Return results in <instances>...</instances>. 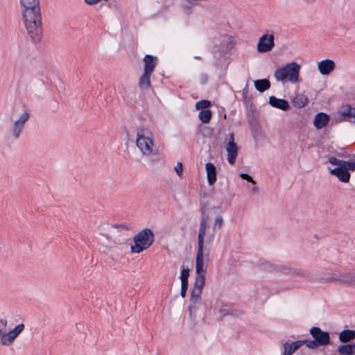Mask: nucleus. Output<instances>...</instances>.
<instances>
[{"mask_svg":"<svg viewBox=\"0 0 355 355\" xmlns=\"http://www.w3.org/2000/svg\"><path fill=\"white\" fill-rule=\"evenodd\" d=\"M23 17L28 35L34 42L40 41L42 34L40 8L24 10Z\"/></svg>","mask_w":355,"mask_h":355,"instance_id":"obj_1","label":"nucleus"},{"mask_svg":"<svg viewBox=\"0 0 355 355\" xmlns=\"http://www.w3.org/2000/svg\"><path fill=\"white\" fill-rule=\"evenodd\" d=\"M134 241L135 245L131 247L132 252L140 253L153 244L154 234L150 229L143 230L135 236Z\"/></svg>","mask_w":355,"mask_h":355,"instance_id":"obj_2","label":"nucleus"},{"mask_svg":"<svg viewBox=\"0 0 355 355\" xmlns=\"http://www.w3.org/2000/svg\"><path fill=\"white\" fill-rule=\"evenodd\" d=\"M329 162L333 165L337 166L336 168L330 170V173L336 176L340 182L347 183L350 179L349 162L338 159L334 157L329 158Z\"/></svg>","mask_w":355,"mask_h":355,"instance_id":"obj_3","label":"nucleus"},{"mask_svg":"<svg viewBox=\"0 0 355 355\" xmlns=\"http://www.w3.org/2000/svg\"><path fill=\"white\" fill-rule=\"evenodd\" d=\"M300 67L296 62L287 64L282 68L278 69L275 72V76L277 80L297 82L299 78Z\"/></svg>","mask_w":355,"mask_h":355,"instance_id":"obj_4","label":"nucleus"},{"mask_svg":"<svg viewBox=\"0 0 355 355\" xmlns=\"http://www.w3.org/2000/svg\"><path fill=\"white\" fill-rule=\"evenodd\" d=\"M310 334L313 338V340H304L305 345L309 349H314L320 346H325L330 343L329 334L323 331L320 327H312L310 329Z\"/></svg>","mask_w":355,"mask_h":355,"instance_id":"obj_5","label":"nucleus"},{"mask_svg":"<svg viewBox=\"0 0 355 355\" xmlns=\"http://www.w3.org/2000/svg\"><path fill=\"white\" fill-rule=\"evenodd\" d=\"M137 145L144 155H150L153 152V141L150 137L137 134Z\"/></svg>","mask_w":355,"mask_h":355,"instance_id":"obj_6","label":"nucleus"},{"mask_svg":"<svg viewBox=\"0 0 355 355\" xmlns=\"http://www.w3.org/2000/svg\"><path fill=\"white\" fill-rule=\"evenodd\" d=\"M227 151V160L230 164H234L238 155V146L234 141V134H230L229 141L226 146Z\"/></svg>","mask_w":355,"mask_h":355,"instance_id":"obj_7","label":"nucleus"},{"mask_svg":"<svg viewBox=\"0 0 355 355\" xmlns=\"http://www.w3.org/2000/svg\"><path fill=\"white\" fill-rule=\"evenodd\" d=\"M205 261H209V254L204 255V247H198L196 258V273L207 272V266L205 267Z\"/></svg>","mask_w":355,"mask_h":355,"instance_id":"obj_8","label":"nucleus"},{"mask_svg":"<svg viewBox=\"0 0 355 355\" xmlns=\"http://www.w3.org/2000/svg\"><path fill=\"white\" fill-rule=\"evenodd\" d=\"M274 46V36L272 35H264L259 41L257 50L260 53L270 51Z\"/></svg>","mask_w":355,"mask_h":355,"instance_id":"obj_9","label":"nucleus"},{"mask_svg":"<svg viewBox=\"0 0 355 355\" xmlns=\"http://www.w3.org/2000/svg\"><path fill=\"white\" fill-rule=\"evenodd\" d=\"M24 325L20 324L14 329L10 331L8 334H3L1 338V343L3 345H8L11 344L15 338L23 331Z\"/></svg>","mask_w":355,"mask_h":355,"instance_id":"obj_10","label":"nucleus"},{"mask_svg":"<svg viewBox=\"0 0 355 355\" xmlns=\"http://www.w3.org/2000/svg\"><path fill=\"white\" fill-rule=\"evenodd\" d=\"M335 63L331 60H325L318 63V69L322 75L329 74L335 69Z\"/></svg>","mask_w":355,"mask_h":355,"instance_id":"obj_11","label":"nucleus"},{"mask_svg":"<svg viewBox=\"0 0 355 355\" xmlns=\"http://www.w3.org/2000/svg\"><path fill=\"white\" fill-rule=\"evenodd\" d=\"M305 345L304 340H297L291 344L286 343L284 345V355H292L296 350Z\"/></svg>","mask_w":355,"mask_h":355,"instance_id":"obj_12","label":"nucleus"},{"mask_svg":"<svg viewBox=\"0 0 355 355\" xmlns=\"http://www.w3.org/2000/svg\"><path fill=\"white\" fill-rule=\"evenodd\" d=\"M329 119L328 114L320 112L315 115L313 123L318 129H321L328 124Z\"/></svg>","mask_w":355,"mask_h":355,"instance_id":"obj_13","label":"nucleus"},{"mask_svg":"<svg viewBox=\"0 0 355 355\" xmlns=\"http://www.w3.org/2000/svg\"><path fill=\"white\" fill-rule=\"evenodd\" d=\"M144 72L152 74L157 64V58L153 55H146L144 58Z\"/></svg>","mask_w":355,"mask_h":355,"instance_id":"obj_14","label":"nucleus"},{"mask_svg":"<svg viewBox=\"0 0 355 355\" xmlns=\"http://www.w3.org/2000/svg\"><path fill=\"white\" fill-rule=\"evenodd\" d=\"M207 181L209 185L212 186L216 181V166L212 163H207L205 166Z\"/></svg>","mask_w":355,"mask_h":355,"instance_id":"obj_15","label":"nucleus"},{"mask_svg":"<svg viewBox=\"0 0 355 355\" xmlns=\"http://www.w3.org/2000/svg\"><path fill=\"white\" fill-rule=\"evenodd\" d=\"M207 227V219L202 218L199 228V233L198 236V247H204V237L206 234Z\"/></svg>","mask_w":355,"mask_h":355,"instance_id":"obj_16","label":"nucleus"},{"mask_svg":"<svg viewBox=\"0 0 355 355\" xmlns=\"http://www.w3.org/2000/svg\"><path fill=\"white\" fill-rule=\"evenodd\" d=\"M270 104L274 107L282 110H287L289 108V104L288 101L284 99H279L275 96H270L269 98Z\"/></svg>","mask_w":355,"mask_h":355,"instance_id":"obj_17","label":"nucleus"},{"mask_svg":"<svg viewBox=\"0 0 355 355\" xmlns=\"http://www.w3.org/2000/svg\"><path fill=\"white\" fill-rule=\"evenodd\" d=\"M309 103L308 97L304 94H297L293 98L292 103L293 106L297 108L305 107Z\"/></svg>","mask_w":355,"mask_h":355,"instance_id":"obj_18","label":"nucleus"},{"mask_svg":"<svg viewBox=\"0 0 355 355\" xmlns=\"http://www.w3.org/2000/svg\"><path fill=\"white\" fill-rule=\"evenodd\" d=\"M339 339L342 343H346L355 339L354 330H343L339 334Z\"/></svg>","mask_w":355,"mask_h":355,"instance_id":"obj_19","label":"nucleus"},{"mask_svg":"<svg viewBox=\"0 0 355 355\" xmlns=\"http://www.w3.org/2000/svg\"><path fill=\"white\" fill-rule=\"evenodd\" d=\"M150 75L151 73L146 72H144V73L141 75L139 81V86L141 89H147L150 87Z\"/></svg>","mask_w":355,"mask_h":355,"instance_id":"obj_20","label":"nucleus"},{"mask_svg":"<svg viewBox=\"0 0 355 355\" xmlns=\"http://www.w3.org/2000/svg\"><path fill=\"white\" fill-rule=\"evenodd\" d=\"M254 86L258 91L263 92L270 88V83L268 79L257 80L254 82Z\"/></svg>","mask_w":355,"mask_h":355,"instance_id":"obj_21","label":"nucleus"},{"mask_svg":"<svg viewBox=\"0 0 355 355\" xmlns=\"http://www.w3.org/2000/svg\"><path fill=\"white\" fill-rule=\"evenodd\" d=\"M354 345H343L338 348L340 355H355Z\"/></svg>","mask_w":355,"mask_h":355,"instance_id":"obj_22","label":"nucleus"},{"mask_svg":"<svg viewBox=\"0 0 355 355\" xmlns=\"http://www.w3.org/2000/svg\"><path fill=\"white\" fill-rule=\"evenodd\" d=\"M21 3L24 10L37 9L40 8L39 0H21Z\"/></svg>","mask_w":355,"mask_h":355,"instance_id":"obj_23","label":"nucleus"},{"mask_svg":"<svg viewBox=\"0 0 355 355\" xmlns=\"http://www.w3.org/2000/svg\"><path fill=\"white\" fill-rule=\"evenodd\" d=\"M212 116V112L210 110H201L199 113V119L203 123H208Z\"/></svg>","mask_w":355,"mask_h":355,"instance_id":"obj_24","label":"nucleus"},{"mask_svg":"<svg viewBox=\"0 0 355 355\" xmlns=\"http://www.w3.org/2000/svg\"><path fill=\"white\" fill-rule=\"evenodd\" d=\"M197 276L196 277V281L194 284V287L199 288H203L205 284V275L206 272H200L196 273Z\"/></svg>","mask_w":355,"mask_h":355,"instance_id":"obj_25","label":"nucleus"},{"mask_svg":"<svg viewBox=\"0 0 355 355\" xmlns=\"http://www.w3.org/2000/svg\"><path fill=\"white\" fill-rule=\"evenodd\" d=\"M211 106V102L208 100H201L196 103V108L198 110H208L207 108Z\"/></svg>","mask_w":355,"mask_h":355,"instance_id":"obj_26","label":"nucleus"},{"mask_svg":"<svg viewBox=\"0 0 355 355\" xmlns=\"http://www.w3.org/2000/svg\"><path fill=\"white\" fill-rule=\"evenodd\" d=\"M202 288L193 287L192 292H191V298L192 300H198L201 295L202 293Z\"/></svg>","mask_w":355,"mask_h":355,"instance_id":"obj_27","label":"nucleus"},{"mask_svg":"<svg viewBox=\"0 0 355 355\" xmlns=\"http://www.w3.org/2000/svg\"><path fill=\"white\" fill-rule=\"evenodd\" d=\"M189 276V269H188V268L182 269V272H181V276H180L181 282H183V281L188 282Z\"/></svg>","mask_w":355,"mask_h":355,"instance_id":"obj_28","label":"nucleus"},{"mask_svg":"<svg viewBox=\"0 0 355 355\" xmlns=\"http://www.w3.org/2000/svg\"><path fill=\"white\" fill-rule=\"evenodd\" d=\"M187 288H188V282H185V281L182 282L181 295L182 297H184L186 296Z\"/></svg>","mask_w":355,"mask_h":355,"instance_id":"obj_29","label":"nucleus"},{"mask_svg":"<svg viewBox=\"0 0 355 355\" xmlns=\"http://www.w3.org/2000/svg\"><path fill=\"white\" fill-rule=\"evenodd\" d=\"M175 170L179 176H181L183 173V166L181 162H178L175 167Z\"/></svg>","mask_w":355,"mask_h":355,"instance_id":"obj_30","label":"nucleus"},{"mask_svg":"<svg viewBox=\"0 0 355 355\" xmlns=\"http://www.w3.org/2000/svg\"><path fill=\"white\" fill-rule=\"evenodd\" d=\"M223 220L221 217H218L215 220L214 226L220 228L223 225Z\"/></svg>","mask_w":355,"mask_h":355,"instance_id":"obj_31","label":"nucleus"},{"mask_svg":"<svg viewBox=\"0 0 355 355\" xmlns=\"http://www.w3.org/2000/svg\"><path fill=\"white\" fill-rule=\"evenodd\" d=\"M28 119L29 114L27 112H26L21 116L19 121L24 125L25 122L28 121Z\"/></svg>","mask_w":355,"mask_h":355,"instance_id":"obj_32","label":"nucleus"},{"mask_svg":"<svg viewBox=\"0 0 355 355\" xmlns=\"http://www.w3.org/2000/svg\"><path fill=\"white\" fill-rule=\"evenodd\" d=\"M241 177L245 180H248V182H252L253 184H255L254 181L252 180V177H250L249 175L246 173H242L241 175Z\"/></svg>","mask_w":355,"mask_h":355,"instance_id":"obj_33","label":"nucleus"},{"mask_svg":"<svg viewBox=\"0 0 355 355\" xmlns=\"http://www.w3.org/2000/svg\"><path fill=\"white\" fill-rule=\"evenodd\" d=\"M21 131V129L14 127L13 133L17 138L19 136Z\"/></svg>","mask_w":355,"mask_h":355,"instance_id":"obj_34","label":"nucleus"},{"mask_svg":"<svg viewBox=\"0 0 355 355\" xmlns=\"http://www.w3.org/2000/svg\"><path fill=\"white\" fill-rule=\"evenodd\" d=\"M350 168V171H355V162H349L348 164Z\"/></svg>","mask_w":355,"mask_h":355,"instance_id":"obj_35","label":"nucleus"},{"mask_svg":"<svg viewBox=\"0 0 355 355\" xmlns=\"http://www.w3.org/2000/svg\"><path fill=\"white\" fill-rule=\"evenodd\" d=\"M23 124L18 120L17 121H16L15 124V127L17 128H20L22 130V128H23Z\"/></svg>","mask_w":355,"mask_h":355,"instance_id":"obj_36","label":"nucleus"},{"mask_svg":"<svg viewBox=\"0 0 355 355\" xmlns=\"http://www.w3.org/2000/svg\"><path fill=\"white\" fill-rule=\"evenodd\" d=\"M0 323L3 327H6L7 324V321L6 320H1Z\"/></svg>","mask_w":355,"mask_h":355,"instance_id":"obj_37","label":"nucleus"},{"mask_svg":"<svg viewBox=\"0 0 355 355\" xmlns=\"http://www.w3.org/2000/svg\"><path fill=\"white\" fill-rule=\"evenodd\" d=\"M3 334H2V331L0 329V336L1 337Z\"/></svg>","mask_w":355,"mask_h":355,"instance_id":"obj_38","label":"nucleus"}]
</instances>
